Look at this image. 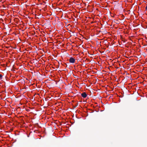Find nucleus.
<instances>
[{
    "label": "nucleus",
    "mask_w": 147,
    "mask_h": 147,
    "mask_svg": "<svg viewBox=\"0 0 147 147\" xmlns=\"http://www.w3.org/2000/svg\"><path fill=\"white\" fill-rule=\"evenodd\" d=\"M69 61L70 63H74L75 62V59L73 57H71L69 59Z\"/></svg>",
    "instance_id": "f257e3e1"
},
{
    "label": "nucleus",
    "mask_w": 147,
    "mask_h": 147,
    "mask_svg": "<svg viewBox=\"0 0 147 147\" xmlns=\"http://www.w3.org/2000/svg\"><path fill=\"white\" fill-rule=\"evenodd\" d=\"M82 96L84 98H85L86 97L87 95L85 92H83L81 94Z\"/></svg>",
    "instance_id": "f03ea898"
},
{
    "label": "nucleus",
    "mask_w": 147,
    "mask_h": 147,
    "mask_svg": "<svg viewBox=\"0 0 147 147\" xmlns=\"http://www.w3.org/2000/svg\"><path fill=\"white\" fill-rule=\"evenodd\" d=\"M51 65H50V66ZM52 65V67L54 69V70H57V69L59 67V65H57V66H56V68L54 67V66H55V65Z\"/></svg>",
    "instance_id": "7ed1b4c3"
},
{
    "label": "nucleus",
    "mask_w": 147,
    "mask_h": 147,
    "mask_svg": "<svg viewBox=\"0 0 147 147\" xmlns=\"http://www.w3.org/2000/svg\"><path fill=\"white\" fill-rule=\"evenodd\" d=\"M113 68L112 66H110L109 67H108V69H109L110 70H111V68Z\"/></svg>",
    "instance_id": "20e7f679"
},
{
    "label": "nucleus",
    "mask_w": 147,
    "mask_h": 147,
    "mask_svg": "<svg viewBox=\"0 0 147 147\" xmlns=\"http://www.w3.org/2000/svg\"><path fill=\"white\" fill-rule=\"evenodd\" d=\"M113 66L114 67L117 69H118L119 68V67H117V66H115L116 65H113Z\"/></svg>",
    "instance_id": "39448f33"
},
{
    "label": "nucleus",
    "mask_w": 147,
    "mask_h": 147,
    "mask_svg": "<svg viewBox=\"0 0 147 147\" xmlns=\"http://www.w3.org/2000/svg\"><path fill=\"white\" fill-rule=\"evenodd\" d=\"M2 75L0 74V79H1L2 78Z\"/></svg>",
    "instance_id": "423d86ee"
},
{
    "label": "nucleus",
    "mask_w": 147,
    "mask_h": 147,
    "mask_svg": "<svg viewBox=\"0 0 147 147\" xmlns=\"http://www.w3.org/2000/svg\"><path fill=\"white\" fill-rule=\"evenodd\" d=\"M100 68L102 69L103 68L102 66V65H100Z\"/></svg>",
    "instance_id": "0eeeda50"
},
{
    "label": "nucleus",
    "mask_w": 147,
    "mask_h": 147,
    "mask_svg": "<svg viewBox=\"0 0 147 147\" xmlns=\"http://www.w3.org/2000/svg\"><path fill=\"white\" fill-rule=\"evenodd\" d=\"M2 66H3L4 67H5V66H7V65H1Z\"/></svg>",
    "instance_id": "6e6552de"
},
{
    "label": "nucleus",
    "mask_w": 147,
    "mask_h": 147,
    "mask_svg": "<svg viewBox=\"0 0 147 147\" xmlns=\"http://www.w3.org/2000/svg\"><path fill=\"white\" fill-rule=\"evenodd\" d=\"M39 67V66H38V65H36L35 66V67Z\"/></svg>",
    "instance_id": "1a4fd4ad"
},
{
    "label": "nucleus",
    "mask_w": 147,
    "mask_h": 147,
    "mask_svg": "<svg viewBox=\"0 0 147 147\" xmlns=\"http://www.w3.org/2000/svg\"><path fill=\"white\" fill-rule=\"evenodd\" d=\"M146 9L147 11V5L146 6Z\"/></svg>",
    "instance_id": "9d476101"
},
{
    "label": "nucleus",
    "mask_w": 147,
    "mask_h": 147,
    "mask_svg": "<svg viewBox=\"0 0 147 147\" xmlns=\"http://www.w3.org/2000/svg\"><path fill=\"white\" fill-rule=\"evenodd\" d=\"M31 67L30 68V69H33V68L32 67V66H31Z\"/></svg>",
    "instance_id": "9b49d317"
},
{
    "label": "nucleus",
    "mask_w": 147,
    "mask_h": 147,
    "mask_svg": "<svg viewBox=\"0 0 147 147\" xmlns=\"http://www.w3.org/2000/svg\"><path fill=\"white\" fill-rule=\"evenodd\" d=\"M14 65H13L12 66V68H14Z\"/></svg>",
    "instance_id": "f8f14e48"
},
{
    "label": "nucleus",
    "mask_w": 147,
    "mask_h": 147,
    "mask_svg": "<svg viewBox=\"0 0 147 147\" xmlns=\"http://www.w3.org/2000/svg\"><path fill=\"white\" fill-rule=\"evenodd\" d=\"M74 69H76V67H75V66H74Z\"/></svg>",
    "instance_id": "ddd939ff"
},
{
    "label": "nucleus",
    "mask_w": 147,
    "mask_h": 147,
    "mask_svg": "<svg viewBox=\"0 0 147 147\" xmlns=\"http://www.w3.org/2000/svg\"><path fill=\"white\" fill-rule=\"evenodd\" d=\"M120 65V67H119V68H122V66H121L120 65Z\"/></svg>",
    "instance_id": "4468645a"
},
{
    "label": "nucleus",
    "mask_w": 147,
    "mask_h": 147,
    "mask_svg": "<svg viewBox=\"0 0 147 147\" xmlns=\"http://www.w3.org/2000/svg\"><path fill=\"white\" fill-rule=\"evenodd\" d=\"M78 104L77 105H76V107H75H75H77V106H78Z\"/></svg>",
    "instance_id": "2eb2a0df"
},
{
    "label": "nucleus",
    "mask_w": 147,
    "mask_h": 147,
    "mask_svg": "<svg viewBox=\"0 0 147 147\" xmlns=\"http://www.w3.org/2000/svg\"><path fill=\"white\" fill-rule=\"evenodd\" d=\"M9 70H12V69H9Z\"/></svg>",
    "instance_id": "dca6fc26"
},
{
    "label": "nucleus",
    "mask_w": 147,
    "mask_h": 147,
    "mask_svg": "<svg viewBox=\"0 0 147 147\" xmlns=\"http://www.w3.org/2000/svg\"><path fill=\"white\" fill-rule=\"evenodd\" d=\"M58 63H59V64H60V62H58Z\"/></svg>",
    "instance_id": "f3484780"
},
{
    "label": "nucleus",
    "mask_w": 147,
    "mask_h": 147,
    "mask_svg": "<svg viewBox=\"0 0 147 147\" xmlns=\"http://www.w3.org/2000/svg\"><path fill=\"white\" fill-rule=\"evenodd\" d=\"M101 32V31H99V32Z\"/></svg>",
    "instance_id": "a211bd4d"
},
{
    "label": "nucleus",
    "mask_w": 147,
    "mask_h": 147,
    "mask_svg": "<svg viewBox=\"0 0 147 147\" xmlns=\"http://www.w3.org/2000/svg\"><path fill=\"white\" fill-rule=\"evenodd\" d=\"M61 65H62V63H61Z\"/></svg>",
    "instance_id": "6ab92c4d"
},
{
    "label": "nucleus",
    "mask_w": 147,
    "mask_h": 147,
    "mask_svg": "<svg viewBox=\"0 0 147 147\" xmlns=\"http://www.w3.org/2000/svg\"><path fill=\"white\" fill-rule=\"evenodd\" d=\"M61 65H62V63H61Z\"/></svg>",
    "instance_id": "aec40b11"
}]
</instances>
